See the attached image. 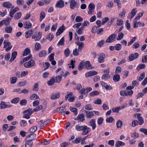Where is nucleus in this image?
Wrapping results in <instances>:
<instances>
[{
	"label": "nucleus",
	"instance_id": "f257e3e1",
	"mask_svg": "<svg viewBox=\"0 0 147 147\" xmlns=\"http://www.w3.org/2000/svg\"><path fill=\"white\" fill-rule=\"evenodd\" d=\"M33 111L31 109H29L27 110L24 111L23 113L24 114L23 118L27 119H29L30 117V115L32 114Z\"/></svg>",
	"mask_w": 147,
	"mask_h": 147
},
{
	"label": "nucleus",
	"instance_id": "f03ea898",
	"mask_svg": "<svg viewBox=\"0 0 147 147\" xmlns=\"http://www.w3.org/2000/svg\"><path fill=\"white\" fill-rule=\"evenodd\" d=\"M42 35V32H38V33H35L32 36V38L35 40V41H38L41 38Z\"/></svg>",
	"mask_w": 147,
	"mask_h": 147
},
{
	"label": "nucleus",
	"instance_id": "7ed1b4c3",
	"mask_svg": "<svg viewBox=\"0 0 147 147\" xmlns=\"http://www.w3.org/2000/svg\"><path fill=\"white\" fill-rule=\"evenodd\" d=\"M35 65L34 60V59H31L28 62L24 63V65L25 67L28 68L33 67Z\"/></svg>",
	"mask_w": 147,
	"mask_h": 147
},
{
	"label": "nucleus",
	"instance_id": "20e7f679",
	"mask_svg": "<svg viewBox=\"0 0 147 147\" xmlns=\"http://www.w3.org/2000/svg\"><path fill=\"white\" fill-rule=\"evenodd\" d=\"M139 54L138 53H136L134 54H131L129 56L128 60L130 61H132L136 59L138 57Z\"/></svg>",
	"mask_w": 147,
	"mask_h": 147
},
{
	"label": "nucleus",
	"instance_id": "39448f33",
	"mask_svg": "<svg viewBox=\"0 0 147 147\" xmlns=\"http://www.w3.org/2000/svg\"><path fill=\"white\" fill-rule=\"evenodd\" d=\"M116 35L113 34L110 35L107 39L105 42L106 43L111 42L114 41V39L116 38Z\"/></svg>",
	"mask_w": 147,
	"mask_h": 147
},
{
	"label": "nucleus",
	"instance_id": "423d86ee",
	"mask_svg": "<svg viewBox=\"0 0 147 147\" xmlns=\"http://www.w3.org/2000/svg\"><path fill=\"white\" fill-rule=\"evenodd\" d=\"M79 5L77 4V3L74 0H71L70 2V8L71 9H74L76 7L77 8L79 7Z\"/></svg>",
	"mask_w": 147,
	"mask_h": 147
},
{
	"label": "nucleus",
	"instance_id": "0eeeda50",
	"mask_svg": "<svg viewBox=\"0 0 147 147\" xmlns=\"http://www.w3.org/2000/svg\"><path fill=\"white\" fill-rule=\"evenodd\" d=\"M91 129L89 127L86 125H84V127L83 128L82 131V134L86 135L88 134L90 131Z\"/></svg>",
	"mask_w": 147,
	"mask_h": 147
},
{
	"label": "nucleus",
	"instance_id": "6e6552de",
	"mask_svg": "<svg viewBox=\"0 0 147 147\" xmlns=\"http://www.w3.org/2000/svg\"><path fill=\"white\" fill-rule=\"evenodd\" d=\"M89 125L92 127V129L94 130L96 127V124L95 119H92L90 120L89 122Z\"/></svg>",
	"mask_w": 147,
	"mask_h": 147
},
{
	"label": "nucleus",
	"instance_id": "1a4fd4ad",
	"mask_svg": "<svg viewBox=\"0 0 147 147\" xmlns=\"http://www.w3.org/2000/svg\"><path fill=\"white\" fill-rule=\"evenodd\" d=\"M65 27L63 24L58 29L57 32L56 33V35L58 36L60 35L65 30Z\"/></svg>",
	"mask_w": 147,
	"mask_h": 147
},
{
	"label": "nucleus",
	"instance_id": "9d476101",
	"mask_svg": "<svg viewBox=\"0 0 147 147\" xmlns=\"http://www.w3.org/2000/svg\"><path fill=\"white\" fill-rule=\"evenodd\" d=\"M84 117V115L82 113L78 115L77 118L75 120H78L79 122H83L85 119Z\"/></svg>",
	"mask_w": 147,
	"mask_h": 147
},
{
	"label": "nucleus",
	"instance_id": "9b49d317",
	"mask_svg": "<svg viewBox=\"0 0 147 147\" xmlns=\"http://www.w3.org/2000/svg\"><path fill=\"white\" fill-rule=\"evenodd\" d=\"M84 112L86 113V116L87 118H92L93 117L94 115L93 111H90L85 110Z\"/></svg>",
	"mask_w": 147,
	"mask_h": 147
},
{
	"label": "nucleus",
	"instance_id": "f8f14e48",
	"mask_svg": "<svg viewBox=\"0 0 147 147\" xmlns=\"http://www.w3.org/2000/svg\"><path fill=\"white\" fill-rule=\"evenodd\" d=\"M64 6V2L62 0H60L58 1L55 5L56 7L61 8Z\"/></svg>",
	"mask_w": 147,
	"mask_h": 147
},
{
	"label": "nucleus",
	"instance_id": "ddd939ff",
	"mask_svg": "<svg viewBox=\"0 0 147 147\" xmlns=\"http://www.w3.org/2000/svg\"><path fill=\"white\" fill-rule=\"evenodd\" d=\"M34 33V30L33 29L29 30L25 33V36L26 38H28L32 36Z\"/></svg>",
	"mask_w": 147,
	"mask_h": 147
},
{
	"label": "nucleus",
	"instance_id": "4468645a",
	"mask_svg": "<svg viewBox=\"0 0 147 147\" xmlns=\"http://www.w3.org/2000/svg\"><path fill=\"white\" fill-rule=\"evenodd\" d=\"M97 74V72L96 71L92 70L86 73L85 76L87 78L96 75Z\"/></svg>",
	"mask_w": 147,
	"mask_h": 147
},
{
	"label": "nucleus",
	"instance_id": "2eb2a0df",
	"mask_svg": "<svg viewBox=\"0 0 147 147\" xmlns=\"http://www.w3.org/2000/svg\"><path fill=\"white\" fill-rule=\"evenodd\" d=\"M32 27V24L29 21H26L24 24V28H25L28 29L31 28Z\"/></svg>",
	"mask_w": 147,
	"mask_h": 147
},
{
	"label": "nucleus",
	"instance_id": "dca6fc26",
	"mask_svg": "<svg viewBox=\"0 0 147 147\" xmlns=\"http://www.w3.org/2000/svg\"><path fill=\"white\" fill-rule=\"evenodd\" d=\"M105 57V55L104 53H102L98 58V62L99 63H103L105 61L104 57Z\"/></svg>",
	"mask_w": 147,
	"mask_h": 147
},
{
	"label": "nucleus",
	"instance_id": "f3484780",
	"mask_svg": "<svg viewBox=\"0 0 147 147\" xmlns=\"http://www.w3.org/2000/svg\"><path fill=\"white\" fill-rule=\"evenodd\" d=\"M12 5V3L9 1H6L3 3L2 5L5 7L10 8L11 7Z\"/></svg>",
	"mask_w": 147,
	"mask_h": 147
},
{
	"label": "nucleus",
	"instance_id": "a211bd4d",
	"mask_svg": "<svg viewBox=\"0 0 147 147\" xmlns=\"http://www.w3.org/2000/svg\"><path fill=\"white\" fill-rule=\"evenodd\" d=\"M60 94L59 93H53L51 95V98L52 100H54L55 99L59 98L60 96Z\"/></svg>",
	"mask_w": 147,
	"mask_h": 147
},
{
	"label": "nucleus",
	"instance_id": "6ab92c4d",
	"mask_svg": "<svg viewBox=\"0 0 147 147\" xmlns=\"http://www.w3.org/2000/svg\"><path fill=\"white\" fill-rule=\"evenodd\" d=\"M32 140L30 139L26 141L25 144V147H32Z\"/></svg>",
	"mask_w": 147,
	"mask_h": 147
},
{
	"label": "nucleus",
	"instance_id": "aec40b11",
	"mask_svg": "<svg viewBox=\"0 0 147 147\" xmlns=\"http://www.w3.org/2000/svg\"><path fill=\"white\" fill-rule=\"evenodd\" d=\"M19 10V8L18 7H15L11 11H10L9 15L10 17L11 18L13 17V15L16 12V11H18Z\"/></svg>",
	"mask_w": 147,
	"mask_h": 147
},
{
	"label": "nucleus",
	"instance_id": "412c9836",
	"mask_svg": "<svg viewBox=\"0 0 147 147\" xmlns=\"http://www.w3.org/2000/svg\"><path fill=\"white\" fill-rule=\"evenodd\" d=\"M55 80L54 77H52L51 79L47 82V84L49 86L53 85L55 82Z\"/></svg>",
	"mask_w": 147,
	"mask_h": 147
},
{
	"label": "nucleus",
	"instance_id": "4be33fe9",
	"mask_svg": "<svg viewBox=\"0 0 147 147\" xmlns=\"http://www.w3.org/2000/svg\"><path fill=\"white\" fill-rule=\"evenodd\" d=\"M39 96L36 94H33L30 96V98L31 100H34L39 99Z\"/></svg>",
	"mask_w": 147,
	"mask_h": 147
},
{
	"label": "nucleus",
	"instance_id": "5701e85b",
	"mask_svg": "<svg viewBox=\"0 0 147 147\" xmlns=\"http://www.w3.org/2000/svg\"><path fill=\"white\" fill-rule=\"evenodd\" d=\"M77 45L78 46V49L80 51H81L82 50L83 47L84 45V42H81L79 43H78Z\"/></svg>",
	"mask_w": 147,
	"mask_h": 147
},
{
	"label": "nucleus",
	"instance_id": "b1692460",
	"mask_svg": "<svg viewBox=\"0 0 147 147\" xmlns=\"http://www.w3.org/2000/svg\"><path fill=\"white\" fill-rule=\"evenodd\" d=\"M120 79V75L118 74H115L113 77V79L115 82H118L119 81Z\"/></svg>",
	"mask_w": 147,
	"mask_h": 147
},
{
	"label": "nucleus",
	"instance_id": "393cba45",
	"mask_svg": "<svg viewBox=\"0 0 147 147\" xmlns=\"http://www.w3.org/2000/svg\"><path fill=\"white\" fill-rule=\"evenodd\" d=\"M11 19V18H10L9 17H8L6 18L5 20H2V21H3L4 22L3 23V24H4L5 26L8 25L9 24Z\"/></svg>",
	"mask_w": 147,
	"mask_h": 147
},
{
	"label": "nucleus",
	"instance_id": "a878e982",
	"mask_svg": "<svg viewBox=\"0 0 147 147\" xmlns=\"http://www.w3.org/2000/svg\"><path fill=\"white\" fill-rule=\"evenodd\" d=\"M30 53V50L28 48H26L22 54V56L24 57L28 55Z\"/></svg>",
	"mask_w": 147,
	"mask_h": 147
},
{
	"label": "nucleus",
	"instance_id": "bb28decb",
	"mask_svg": "<svg viewBox=\"0 0 147 147\" xmlns=\"http://www.w3.org/2000/svg\"><path fill=\"white\" fill-rule=\"evenodd\" d=\"M146 65L144 64H140L136 67V69L138 71H139L140 69H144L145 68Z\"/></svg>",
	"mask_w": 147,
	"mask_h": 147
},
{
	"label": "nucleus",
	"instance_id": "cd10ccee",
	"mask_svg": "<svg viewBox=\"0 0 147 147\" xmlns=\"http://www.w3.org/2000/svg\"><path fill=\"white\" fill-rule=\"evenodd\" d=\"M17 55V52L16 51L13 53L11 55V58L10 60V61L11 62L13 61L16 57Z\"/></svg>",
	"mask_w": 147,
	"mask_h": 147
},
{
	"label": "nucleus",
	"instance_id": "c85d7f7f",
	"mask_svg": "<svg viewBox=\"0 0 147 147\" xmlns=\"http://www.w3.org/2000/svg\"><path fill=\"white\" fill-rule=\"evenodd\" d=\"M46 55V52L45 51L42 50L40 52L39 54L38 55L40 57H42L45 56Z\"/></svg>",
	"mask_w": 147,
	"mask_h": 147
},
{
	"label": "nucleus",
	"instance_id": "c756f323",
	"mask_svg": "<svg viewBox=\"0 0 147 147\" xmlns=\"http://www.w3.org/2000/svg\"><path fill=\"white\" fill-rule=\"evenodd\" d=\"M85 65V61H82L79 64L78 67V69L79 70L82 69L84 66Z\"/></svg>",
	"mask_w": 147,
	"mask_h": 147
},
{
	"label": "nucleus",
	"instance_id": "7c9ffc66",
	"mask_svg": "<svg viewBox=\"0 0 147 147\" xmlns=\"http://www.w3.org/2000/svg\"><path fill=\"white\" fill-rule=\"evenodd\" d=\"M8 107L7 105L5 104V102L2 101L0 104V109H3L7 108Z\"/></svg>",
	"mask_w": 147,
	"mask_h": 147
},
{
	"label": "nucleus",
	"instance_id": "2f4dec72",
	"mask_svg": "<svg viewBox=\"0 0 147 147\" xmlns=\"http://www.w3.org/2000/svg\"><path fill=\"white\" fill-rule=\"evenodd\" d=\"M125 145V144L122 141H117L116 142L115 146L116 147H119L121 146H123Z\"/></svg>",
	"mask_w": 147,
	"mask_h": 147
},
{
	"label": "nucleus",
	"instance_id": "473e14b6",
	"mask_svg": "<svg viewBox=\"0 0 147 147\" xmlns=\"http://www.w3.org/2000/svg\"><path fill=\"white\" fill-rule=\"evenodd\" d=\"M79 50L77 48H76L73 50V54L75 56H78L79 55Z\"/></svg>",
	"mask_w": 147,
	"mask_h": 147
},
{
	"label": "nucleus",
	"instance_id": "72a5a7b5",
	"mask_svg": "<svg viewBox=\"0 0 147 147\" xmlns=\"http://www.w3.org/2000/svg\"><path fill=\"white\" fill-rule=\"evenodd\" d=\"M22 16V13L20 12H19L16 13L14 16L15 20H17L20 18Z\"/></svg>",
	"mask_w": 147,
	"mask_h": 147
},
{
	"label": "nucleus",
	"instance_id": "f704fd0d",
	"mask_svg": "<svg viewBox=\"0 0 147 147\" xmlns=\"http://www.w3.org/2000/svg\"><path fill=\"white\" fill-rule=\"evenodd\" d=\"M85 65L87 68L90 69H92V67H91L92 65L89 61H87L86 62Z\"/></svg>",
	"mask_w": 147,
	"mask_h": 147
},
{
	"label": "nucleus",
	"instance_id": "c9c22d12",
	"mask_svg": "<svg viewBox=\"0 0 147 147\" xmlns=\"http://www.w3.org/2000/svg\"><path fill=\"white\" fill-rule=\"evenodd\" d=\"M45 12L43 11H41L40 14V21H42V20L45 18Z\"/></svg>",
	"mask_w": 147,
	"mask_h": 147
},
{
	"label": "nucleus",
	"instance_id": "e433bc0d",
	"mask_svg": "<svg viewBox=\"0 0 147 147\" xmlns=\"http://www.w3.org/2000/svg\"><path fill=\"white\" fill-rule=\"evenodd\" d=\"M124 36L122 32H120L118 34L117 40H119L122 39Z\"/></svg>",
	"mask_w": 147,
	"mask_h": 147
},
{
	"label": "nucleus",
	"instance_id": "4c0bfd02",
	"mask_svg": "<svg viewBox=\"0 0 147 147\" xmlns=\"http://www.w3.org/2000/svg\"><path fill=\"white\" fill-rule=\"evenodd\" d=\"M5 30L7 33H9L11 32L12 28L11 26H9L6 27L5 28Z\"/></svg>",
	"mask_w": 147,
	"mask_h": 147
},
{
	"label": "nucleus",
	"instance_id": "58836bf2",
	"mask_svg": "<svg viewBox=\"0 0 147 147\" xmlns=\"http://www.w3.org/2000/svg\"><path fill=\"white\" fill-rule=\"evenodd\" d=\"M70 51L69 49L67 48L64 50V54L66 57H68L70 54Z\"/></svg>",
	"mask_w": 147,
	"mask_h": 147
},
{
	"label": "nucleus",
	"instance_id": "ea45409f",
	"mask_svg": "<svg viewBox=\"0 0 147 147\" xmlns=\"http://www.w3.org/2000/svg\"><path fill=\"white\" fill-rule=\"evenodd\" d=\"M115 50L117 51H119L121 49L122 46L120 44H117L115 46Z\"/></svg>",
	"mask_w": 147,
	"mask_h": 147
},
{
	"label": "nucleus",
	"instance_id": "a19ab883",
	"mask_svg": "<svg viewBox=\"0 0 147 147\" xmlns=\"http://www.w3.org/2000/svg\"><path fill=\"white\" fill-rule=\"evenodd\" d=\"M64 37H62L61 39L60 40L57 44V45L58 46L61 45L63 46L64 45Z\"/></svg>",
	"mask_w": 147,
	"mask_h": 147
},
{
	"label": "nucleus",
	"instance_id": "79ce46f5",
	"mask_svg": "<svg viewBox=\"0 0 147 147\" xmlns=\"http://www.w3.org/2000/svg\"><path fill=\"white\" fill-rule=\"evenodd\" d=\"M70 110L72 112H73L76 115H77L78 114L77 109V108L70 107H69Z\"/></svg>",
	"mask_w": 147,
	"mask_h": 147
},
{
	"label": "nucleus",
	"instance_id": "37998d69",
	"mask_svg": "<svg viewBox=\"0 0 147 147\" xmlns=\"http://www.w3.org/2000/svg\"><path fill=\"white\" fill-rule=\"evenodd\" d=\"M138 123H139L140 125H142L144 123V120L142 117H140L138 118Z\"/></svg>",
	"mask_w": 147,
	"mask_h": 147
},
{
	"label": "nucleus",
	"instance_id": "c03bdc74",
	"mask_svg": "<svg viewBox=\"0 0 147 147\" xmlns=\"http://www.w3.org/2000/svg\"><path fill=\"white\" fill-rule=\"evenodd\" d=\"M145 77V73L144 72L142 73L140 75V77H138L137 78V79L140 81H141Z\"/></svg>",
	"mask_w": 147,
	"mask_h": 147
},
{
	"label": "nucleus",
	"instance_id": "a18cd8bd",
	"mask_svg": "<svg viewBox=\"0 0 147 147\" xmlns=\"http://www.w3.org/2000/svg\"><path fill=\"white\" fill-rule=\"evenodd\" d=\"M20 99L19 98H16L13 99L11 101V102L12 103H17L20 101Z\"/></svg>",
	"mask_w": 147,
	"mask_h": 147
},
{
	"label": "nucleus",
	"instance_id": "49530a36",
	"mask_svg": "<svg viewBox=\"0 0 147 147\" xmlns=\"http://www.w3.org/2000/svg\"><path fill=\"white\" fill-rule=\"evenodd\" d=\"M11 83L13 84L16 83L17 80V78L16 77H12L10 78Z\"/></svg>",
	"mask_w": 147,
	"mask_h": 147
},
{
	"label": "nucleus",
	"instance_id": "de8ad7c7",
	"mask_svg": "<svg viewBox=\"0 0 147 147\" xmlns=\"http://www.w3.org/2000/svg\"><path fill=\"white\" fill-rule=\"evenodd\" d=\"M99 92L98 91H93L90 92L89 95L91 96H93L95 95H97L99 94Z\"/></svg>",
	"mask_w": 147,
	"mask_h": 147
},
{
	"label": "nucleus",
	"instance_id": "09e8293b",
	"mask_svg": "<svg viewBox=\"0 0 147 147\" xmlns=\"http://www.w3.org/2000/svg\"><path fill=\"white\" fill-rule=\"evenodd\" d=\"M123 125V123L122 121L121 120H119V121L117 123V126L118 128H121Z\"/></svg>",
	"mask_w": 147,
	"mask_h": 147
},
{
	"label": "nucleus",
	"instance_id": "8fccbe9b",
	"mask_svg": "<svg viewBox=\"0 0 147 147\" xmlns=\"http://www.w3.org/2000/svg\"><path fill=\"white\" fill-rule=\"evenodd\" d=\"M84 127V125L83 126H80L78 125H77L76 126V129L78 131H82Z\"/></svg>",
	"mask_w": 147,
	"mask_h": 147
},
{
	"label": "nucleus",
	"instance_id": "3c124183",
	"mask_svg": "<svg viewBox=\"0 0 147 147\" xmlns=\"http://www.w3.org/2000/svg\"><path fill=\"white\" fill-rule=\"evenodd\" d=\"M62 76H57L55 79V82L57 83H59L61 80Z\"/></svg>",
	"mask_w": 147,
	"mask_h": 147
},
{
	"label": "nucleus",
	"instance_id": "603ef678",
	"mask_svg": "<svg viewBox=\"0 0 147 147\" xmlns=\"http://www.w3.org/2000/svg\"><path fill=\"white\" fill-rule=\"evenodd\" d=\"M27 124V122L24 120H22L21 121L20 125L22 127H24Z\"/></svg>",
	"mask_w": 147,
	"mask_h": 147
},
{
	"label": "nucleus",
	"instance_id": "864d4df0",
	"mask_svg": "<svg viewBox=\"0 0 147 147\" xmlns=\"http://www.w3.org/2000/svg\"><path fill=\"white\" fill-rule=\"evenodd\" d=\"M85 109L88 110H91L92 109V106L90 104H87L85 105Z\"/></svg>",
	"mask_w": 147,
	"mask_h": 147
},
{
	"label": "nucleus",
	"instance_id": "5fc2aeb1",
	"mask_svg": "<svg viewBox=\"0 0 147 147\" xmlns=\"http://www.w3.org/2000/svg\"><path fill=\"white\" fill-rule=\"evenodd\" d=\"M81 138L80 137H79L75 139L73 142H74L75 144H78L79 143L81 140Z\"/></svg>",
	"mask_w": 147,
	"mask_h": 147
},
{
	"label": "nucleus",
	"instance_id": "6e6d98bb",
	"mask_svg": "<svg viewBox=\"0 0 147 147\" xmlns=\"http://www.w3.org/2000/svg\"><path fill=\"white\" fill-rule=\"evenodd\" d=\"M110 77V76L109 74H105L102 75L101 78L102 79H109Z\"/></svg>",
	"mask_w": 147,
	"mask_h": 147
},
{
	"label": "nucleus",
	"instance_id": "4d7b16f0",
	"mask_svg": "<svg viewBox=\"0 0 147 147\" xmlns=\"http://www.w3.org/2000/svg\"><path fill=\"white\" fill-rule=\"evenodd\" d=\"M83 20V18L79 16H77L75 19V21L76 22H81Z\"/></svg>",
	"mask_w": 147,
	"mask_h": 147
},
{
	"label": "nucleus",
	"instance_id": "13d9d810",
	"mask_svg": "<svg viewBox=\"0 0 147 147\" xmlns=\"http://www.w3.org/2000/svg\"><path fill=\"white\" fill-rule=\"evenodd\" d=\"M139 136V135L136 132L133 133L131 134V137L134 139L137 138H138Z\"/></svg>",
	"mask_w": 147,
	"mask_h": 147
},
{
	"label": "nucleus",
	"instance_id": "bf43d9fd",
	"mask_svg": "<svg viewBox=\"0 0 147 147\" xmlns=\"http://www.w3.org/2000/svg\"><path fill=\"white\" fill-rule=\"evenodd\" d=\"M41 47L40 44L38 43H36L35 45V50L36 51L38 50Z\"/></svg>",
	"mask_w": 147,
	"mask_h": 147
},
{
	"label": "nucleus",
	"instance_id": "052dcab7",
	"mask_svg": "<svg viewBox=\"0 0 147 147\" xmlns=\"http://www.w3.org/2000/svg\"><path fill=\"white\" fill-rule=\"evenodd\" d=\"M50 121L49 119H47L43 123H42L40 126L41 127H43L46 125Z\"/></svg>",
	"mask_w": 147,
	"mask_h": 147
},
{
	"label": "nucleus",
	"instance_id": "680f3d73",
	"mask_svg": "<svg viewBox=\"0 0 147 147\" xmlns=\"http://www.w3.org/2000/svg\"><path fill=\"white\" fill-rule=\"evenodd\" d=\"M27 82V81L26 80L24 82H20L18 84V85L19 86H25Z\"/></svg>",
	"mask_w": 147,
	"mask_h": 147
},
{
	"label": "nucleus",
	"instance_id": "e2e57ef3",
	"mask_svg": "<svg viewBox=\"0 0 147 147\" xmlns=\"http://www.w3.org/2000/svg\"><path fill=\"white\" fill-rule=\"evenodd\" d=\"M95 7L94 4L93 3H91L88 6V9H94Z\"/></svg>",
	"mask_w": 147,
	"mask_h": 147
},
{
	"label": "nucleus",
	"instance_id": "0e129e2a",
	"mask_svg": "<svg viewBox=\"0 0 147 147\" xmlns=\"http://www.w3.org/2000/svg\"><path fill=\"white\" fill-rule=\"evenodd\" d=\"M105 43V41L103 40H102L100 41L98 43L97 45L98 47H101L102 45H103V44Z\"/></svg>",
	"mask_w": 147,
	"mask_h": 147
},
{
	"label": "nucleus",
	"instance_id": "69168bd1",
	"mask_svg": "<svg viewBox=\"0 0 147 147\" xmlns=\"http://www.w3.org/2000/svg\"><path fill=\"white\" fill-rule=\"evenodd\" d=\"M53 38V34L50 33L47 37V38L49 40H51Z\"/></svg>",
	"mask_w": 147,
	"mask_h": 147
},
{
	"label": "nucleus",
	"instance_id": "338daca9",
	"mask_svg": "<svg viewBox=\"0 0 147 147\" xmlns=\"http://www.w3.org/2000/svg\"><path fill=\"white\" fill-rule=\"evenodd\" d=\"M69 142H64L62 143L61 145V147H67V146L69 145Z\"/></svg>",
	"mask_w": 147,
	"mask_h": 147
},
{
	"label": "nucleus",
	"instance_id": "774afa93",
	"mask_svg": "<svg viewBox=\"0 0 147 147\" xmlns=\"http://www.w3.org/2000/svg\"><path fill=\"white\" fill-rule=\"evenodd\" d=\"M140 131L147 135V129L141 128L140 129Z\"/></svg>",
	"mask_w": 147,
	"mask_h": 147
}]
</instances>
